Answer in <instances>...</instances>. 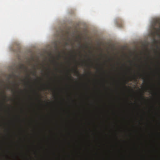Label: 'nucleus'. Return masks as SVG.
<instances>
[{"label": "nucleus", "mask_w": 160, "mask_h": 160, "mask_svg": "<svg viewBox=\"0 0 160 160\" xmlns=\"http://www.w3.org/2000/svg\"><path fill=\"white\" fill-rule=\"evenodd\" d=\"M18 51H20V49H19V48H18Z\"/></svg>", "instance_id": "nucleus-13"}, {"label": "nucleus", "mask_w": 160, "mask_h": 160, "mask_svg": "<svg viewBox=\"0 0 160 160\" xmlns=\"http://www.w3.org/2000/svg\"><path fill=\"white\" fill-rule=\"evenodd\" d=\"M66 45H67V44H68V42H66Z\"/></svg>", "instance_id": "nucleus-14"}, {"label": "nucleus", "mask_w": 160, "mask_h": 160, "mask_svg": "<svg viewBox=\"0 0 160 160\" xmlns=\"http://www.w3.org/2000/svg\"><path fill=\"white\" fill-rule=\"evenodd\" d=\"M33 69H34V71L33 72H31V73L34 76H36V69L35 66H33Z\"/></svg>", "instance_id": "nucleus-3"}, {"label": "nucleus", "mask_w": 160, "mask_h": 160, "mask_svg": "<svg viewBox=\"0 0 160 160\" xmlns=\"http://www.w3.org/2000/svg\"><path fill=\"white\" fill-rule=\"evenodd\" d=\"M12 91H13V89H12Z\"/></svg>", "instance_id": "nucleus-15"}, {"label": "nucleus", "mask_w": 160, "mask_h": 160, "mask_svg": "<svg viewBox=\"0 0 160 160\" xmlns=\"http://www.w3.org/2000/svg\"><path fill=\"white\" fill-rule=\"evenodd\" d=\"M28 77H30V75H28Z\"/></svg>", "instance_id": "nucleus-18"}, {"label": "nucleus", "mask_w": 160, "mask_h": 160, "mask_svg": "<svg viewBox=\"0 0 160 160\" xmlns=\"http://www.w3.org/2000/svg\"><path fill=\"white\" fill-rule=\"evenodd\" d=\"M157 22H156L154 23V26H155V25H156V23H157Z\"/></svg>", "instance_id": "nucleus-10"}, {"label": "nucleus", "mask_w": 160, "mask_h": 160, "mask_svg": "<svg viewBox=\"0 0 160 160\" xmlns=\"http://www.w3.org/2000/svg\"><path fill=\"white\" fill-rule=\"evenodd\" d=\"M14 85H16V88H18V84H16L15 82L14 83Z\"/></svg>", "instance_id": "nucleus-7"}, {"label": "nucleus", "mask_w": 160, "mask_h": 160, "mask_svg": "<svg viewBox=\"0 0 160 160\" xmlns=\"http://www.w3.org/2000/svg\"><path fill=\"white\" fill-rule=\"evenodd\" d=\"M19 68L20 69H23V68H25L26 69H27V68H26V67H25L24 65L22 64L19 66Z\"/></svg>", "instance_id": "nucleus-4"}, {"label": "nucleus", "mask_w": 160, "mask_h": 160, "mask_svg": "<svg viewBox=\"0 0 160 160\" xmlns=\"http://www.w3.org/2000/svg\"><path fill=\"white\" fill-rule=\"evenodd\" d=\"M141 97L142 99H145V97H144L143 94L141 95Z\"/></svg>", "instance_id": "nucleus-6"}, {"label": "nucleus", "mask_w": 160, "mask_h": 160, "mask_svg": "<svg viewBox=\"0 0 160 160\" xmlns=\"http://www.w3.org/2000/svg\"><path fill=\"white\" fill-rule=\"evenodd\" d=\"M129 62H132L131 61H129Z\"/></svg>", "instance_id": "nucleus-17"}, {"label": "nucleus", "mask_w": 160, "mask_h": 160, "mask_svg": "<svg viewBox=\"0 0 160 160\" xmlns=\"http://www.w3.org/2000/svg\"><path fill=\"white\" fill-rule=\"evenodd\" d=\"M159 26L158 28H155L154 27V29L156 30L155 32H154V33H156L157 35H159L160 33V22L159 23Z\"/></svg>", "instance_id": "nucleus-1"}, {"label": "nucleus", "mask_w": 160, "mask_h": 160, "mask_svg": "<svg viewBox=\"0 0 160 160\" xmlns=\"http://www.w3.org/2000/svg\"><path fill=\"white\" fill-rule=\"evenodd\" d=\"M137 77V76L135 75H134V78H136Z\"/></svg>", "instance_id": "nucleus-9"}, {"label": "nucleus", "mask_w": 160, "mask_h": 160, "mask_svg": "<svg viewBox=\"0 0 160 160\" xmlns=\"http://www.w3.org/2000/svg\"><path fill=\"white\" fill-rule=\"evenodd\" d=\"M15 76L16 75L15 73L13 72L11 74H9L8 75V79L9 80L10 78H14V77H15Z\"/></svg>", "instance_id": "nucleus-2"}, {"label": "nucleus", "mask_w": 160, "mask_h": 160, "mask_svg": "<svg viewBox=\"0 0 160 160\" xmlns=\"http://www.w3.org/2000/svg\"><path fill=\"white\" fill-rule=\"evenodd\" d=\"M117 24L118 27H123V24L122 23V22H121V23L120 24H118V23H117Z\"/></svg>", "instance_id": "nucleus-5"}, {"label": "nucleus", "mask_w": 160, "mask_h": 160, "mask_svg": "<svg viewBox=\"0 0 160 160\" xmlns=\"http://www.w3.org/2000/svg\"><path fill=\"white\" fill-rule=\"evenodd\" d=\"M89 61H91V59L90 58H89Z\"/></svg>", "instance_id": "nucleus-11"}, {"label": "nucleus", "mask_w": 160, "mask_h": 160, "mask_svg": "<svg viewBox=\"0 0 160 160\" xmlns=\"http://www.w3.org/2000/svg\"><path fill=\"white\" fill-rule=\"evenodd\" d=\"M89 73L91 74V72H89Z\"/></svg>", "instance_id": "nucleus-20"}, {"label": "nucleus", "mask_w": 160, "mask_h": 160, "mask_svg": "<svg viewBox=\"0 0 160 160\" xmlns=\"http://www.w3.org/2000/svg\"><path fill=\"white\" fill-rule=\"evenodd\" d=\"M127 83V82H126L125 83Z\"/></svg>", "instance_id": "nucleus-16"}, {"label": "nucleus", "mask_w": 160, "mask_h": 160, "mask_svg": "<svg viewBox=\"0 0 160 160\" xmlns=\"http://www.w3.org/2000/svg\"><path fill=\"white\" fill-rule=\"evenodd\" d=\"M14 51V52H16V51Z\"/></svg>", "instance_id": "nucleus-21"}, {"label": "nucleus", "mask_w": 160, "mask_h": 160, "mask_svg": "<svg viewBox=\"0 0 160 160\" xmlns=\"http://www.w3.org/2000/svg\"><path fill=\"white\" fill-rule=\"evenodd\" d=\"M75 72H76L77 73L79 74V72L78 71H77V70H75Z\"/></svg>", "instance_id": "nucleus-8"}, {"label": "nucleus", "mask_w": 160, "mask_h": 160, "mask_svg": "<svg viewBox=\"0 0 160 160\" xmlns=\"http://www.w3.org/2000/svg\"><path fill=\"white\" fill-rule=\"evenodd\" d=\"M60 57V55H59V58Z\"/></svg>", "instance_id": "nucleus-19"}, {"label": "nucleus", "mask_w": 160, "mask_h": 160, "mask_svg": "<svg viewBox=\"0 0 160 160\" xmlns=\"http://www.w3.org/2000/svg\"><path fill=\"white\" fill-rule=\"evenodd\" d=\"M62 36H63L64 35V34L63 33H62Z\"/></svg>", "instance_id": "nucleus-12"}]
</instances>
